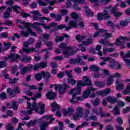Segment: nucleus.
<instances>
[{"label":"nucleus","instance_id":"nucleus-1","mask_svg":"<svg viewBox=\"0 0 130 130\" xmlns=\"http://www.w3.org/2000/svg\"><path fill=\"white\" fill-rule=\"evenodd\" d=\"M83 81L79 80L77 81V88H73L69 92V94L72 95V99L69 100L70 103H76L78 101H82L84 99H87L91 95V92L96 91L97 89L94 88L91 86L88 87L86 90L83 92V96H79L81 95V88L86 86H92V82L90 78L87 76H83L82 78Z\"/></svg>","mask_w":130,"mask_h":130},{"label":"nucleus","instance_id":"nucleus-2","mask_svg":"<svg viewBox=\"0 0 130 130\" xmlns=\"http://www.w3.org/2000/svg\"><path fill=\"white\" fill-rule=\"evenodd\" d=\"M17 23L18 24H20L18 25L19 29H25V28H26V31H20L21 35L24 37H28L29 34H30V36H35L36 37V32L35 31H33L30 27H32L34 29H35L37 32L39 34L43 32L42 29L38 27L39 26H42L45 30L50 29V25H46L45 24L39 22L30 23L29 22H26L24 21H21L20 19H17Z\"/></svg>","mask_w":130,"mask_h":130},{"label":"nucleus","instance_id":"nucleus-3","mask_svg":"<svg viewBox=\"0 0 130 130\" xmlns=\"http://www.w3.org/2000/svg\"><path fill=\"white\" fill-rule=\"evenodd\" d=\"M27 110L24 111L22 112L25 114H31L33 111L38 112L39 114H43L44 113V108H45V105L42 103H39L37 105L36 102H34L31 105V103L27 102Z\"/></svg>","mask_w":130,"mask_h":130},{"label":"nucleus","instance_id":"nucleus-4","mask_svg":"<svg viewBox=\"0 0 130 130\" xmlns=\"http://www.w3.org/2000/svg\"><path fill=\"white\" fill-rule=\"evenodd\" d=\"M50 28H57V29H59V30H62L63 28H66L67 31L69 30H71L72 28H77L78 27V23L76 20H73L69 22V26L66 27V26L63 24L57 25V24L55 22H52L50 25Z\"/></svg>","mask_w":130,"mask_h":130},{"label":"nucleus","instance_id":"nucleus-5","mask_svg":"<svg viewBox=\"0 0 130 130\" xmlns=\"http://www.w3.org/2000/svg\"><path fill=\"white\" fill-rule=\"evenodd\" d=\"M59 47L61 48V49H63L62 51V53L64 55L65 57H69V56H71V55H73L74 53H76L77 52L76 51H75V50H79V49L77 48H74V49H72L70 46H67V44L62 43H61Z\"/></svg>","mask_w":130,"mask_h":130},{"label":"nucleus","instance_id":"nucleus-6","mask_svg":"<svg viewBox=\"0 0 130 130\" xmlns=\"http://www.w3.org/2000/svg\"><path fill=\"white\" fill-rule=\"evenodd\" d=\"M110 11V8L108 6L102 13H98L96 15L98 21H102V20H108V19H110V16L108 15V13H109Z\"/></svg>","mask_w":130,"mask_h":130},{"label":"nucleus","instance_id":"nucleus-7","mask_svg":"<svg viewBox=\"0 0 130 130\" xmlns=\"http://www.w3.org/2000/svg\"><path fill=\"white\" fill-rule=\"evenodd\" d=\"M71 1L74 2V8L77 11H81L80 7H76L77 6H79V4H84L85 0H68L66 2V6L67 8H70L72 6Z\"/></svg>","mask_w":130,"mask_h":130},{"label":"nucleus","instance_id":"nucleus-8","mask_svg":"<svg viewBox=\"0 0 130 130\" xmlns=\"http://www.w3.org/2000/svg\"><path fill=\"white\" fill-rule=\"evenodd\" d=\"M84 109L82 107H78L76 110V114L73 115L74 120H78L79 118H82L84 116Z\"/></svg>","mask_w":130,"mask_h":130},{"label":"nucleus","instance_id":"nucleus-9","mask_svg":"<svg viewBox=\"0 0 130 130\" xmlns=\"http://www.w3.org/2000/svg\"><path fill=\"white\" fill-rule=\"evenodd\" d=\"M110 89L107 88L105 90H100L96 92V93H92L91 94L90 98H95L96 96H98V95H102V96H106L110 93Z\"/></svg>","mask_w":130,"mask_h":130},{"label":"nucleus","instance_id":"nucleus-10","mask_svg":"<svg viewBox=\"0 0 130 130\" xmlns=\"http://www.w3.org/2000/svg\"><path fill=\"white\" fill-rule=\"evenodd\" d=\"M121 75L119 73H115L114 74H111L109 76V78L107 80V85L108 86H111L112 83L114 82V78H120Z\"/></svg>","mask_w":130,"mask_h":130},{"label":"nucleus","instance_id":"nucleus-11","mask_svg":"<svg viewBox=\"0 0 130 130\" xmlns=\"http://www.w3.org/2000/svg\"><path fill=\"white\" fill-rule=\"evenodd\" d=\"M4 59L6 61H8L11 62V61H18L19 59H21V57L19 54L14 55L13 53H11L9 55L8 57H5Z\"/></svg>","mask_w":130,"mask_h":130},{"label":"nucleus","instance_id":"nucleus-12","mask_svg":"<svg viewBox=\"0 0 130 130\" xmlns=\"http://www.w3.org/2000/svg\"><path fill=\"white\" fill-rule=\"evenodd\" d=\"M70 87L68 85H60V84H56L55 85V90L57 91V90H59V93L61 94H64L66 92V90L67 89H69Z\"/></svg>","mask_w":130,"mask_h":130},{"label":"nucleus","instance_id":"nucleus-13","mask_svg":"<svg viewBox=\"0 0 130 130\" xmlns=\"http://www.w3.org/2000/svg\"><path fill=\"white\" fill-rule=\"evenodd\" d=\"M52 115H46L44 117L40 119V120H44V121L41 124L40 127L41 130H46V127L48 126V123L45 122V119L51 118Z\"/></svg>","mask_w":130,"mask_h":130},{"label":"nucleus","instance_id":"nucleus-14","mask_svg":"<svg viewBox=\"0 0 130 130\" xmlns=\"http://www.w3.org/2000/svg\"><path fill=\"white\" fill-rule=\"evenodd\" d=\"M117 6H118V4H117L116 7L114 8H112L110 6H108L110 9L109 12L113 14L116 18H118V17H120V16L122 15V12L117 11V8H116Z\"/></svg>","mask_w":130,"mask_h":130},{"label":"nucleus","instance_id":"nucleus-15","mask_svg":"<svg viewBox=\"0 0 130 130\" xmlns=\"http://www.w3.org/2000/svg\"><path fill=\"white\" fill-rule=\"evenodd\" d=\"M37 123V120H35L34 121H30L28 123H26V122H23V123H20L17 129L16 130H25L23 129L21 126L24 125V124H26L27 127H30L32 125H35Z\"/></svg>","mask_w":130,"mask_h":130},{"label":"nucleus","instance_id":"nucleus-16","mask_svg":"<svg viewBox=\"0 0 130 130\" xmlns=\"http://www.w3.org/2000/svg\"><path fill=\"white\" fill-rule=\"evenodd\" d=\"M31 70H33V66L32 65L24 67L20 70V75L24 76L27 73L31 72Z\"/></svg>","mask_w":130,"mask_h":130},{"label":"nucleus","instance_id":"nucleus-17","mask_svg":"<svg viewBox=\"0 0 130 130\" xmlns=\"http://www.w3.org/2000/svg\"><path fill=\"white\" fill-rule=\"evenodd\" d=\"M13 10H14L16 13H20V15L22 17V18H27V17H29V16H30L29 14H27L23 12H21V8L19 6L15 5L13 7Z\"/></svg>","mask_w":130,"mask_h":130},{"label":"nucleus","instance_id":"nucleus-18","mask_svg":"<svg viewBox=\"0 0 130 130\" xmlns=\"http://www.w3.org/2000/svg\"><path fill=\"white\" fill-rule=\"evenodd\" d=\"M116 91H120L124 89V83L123 81L120 80H117L115 81Z\"/></svg>","mask_w":130,"mask_h":130},{"label":"nucleus","instance_id":"nucleus-19","mask_svg":"<svg viewBox=\"0 0 130 130\" xmlns=\"http://www.w3.org/2000/svg\"><path fill=\"white\" fill-rule=\"evenodd\" d=\"M43 85H44V83H40L39 84V87L38 88L39 92L36 93L35 96H32L31 98L32 100H37V98H41L42 93L41 91H42V89H43L42 87Z\"/></svg>","mask_w":130,"mask_h":130},{"label":"nucleus","instance_id":"nucleus-20","mask_svg":"<svg viewBox=\"0 0 130 130\" xmlns=\"http://www.w3.org/2000/svg\"><path fill=\"white\" fill-rule=\"evenodd\" d=\"M46 3H44L41 0H37V2L39 5V6H44L45 7L47 6V3H49L50 6H53L55 4V3H56V0H53L52 1H50V0H45Z\"/></svg>","mask_w":130,"mask_h":130},{"label":"nucleus","instance_id":"nucleus-21","mask_svg":"<svg viewBox=\"0 0 130 130\" xmlns=\"http://www.w3.org/2000/svg\"><path fill=\"white\" fill-rule=\"evenodd\" d=\"M90 110L88 109H85L84 113V117L86 120H96L97 117L95 116H90Z\"/></svg>","mask_w":130,"mask_h":130},{"label":"nucleus","instance_id":"nucleus-22","mask_svg":"<svg viewBox=\"0 0 130 130\" xmlns=\"http://www.w3.org/2000/svg\"><path fill=\"white\" fill-rule=\"evenodd\" d=\"M92 42H93V40H92V39H88L87 42H83L82 45L79 44L78 47H79L81 51L85 52V51H86V48H85L83 45H89Z\"/></svg>","mask_w":130,"mask_h":130},{"label":"nucleus","instance_id":"nucleus-23","mask_svg":"<svg viewBox=\"0 0 130 130\" xmlns=\"http://www.w3.org/2000/svg\"><path fill=\"white\" fill-rule=\"evenodd\" d=\"M91 114H96V115H100L101 117H105V114L103 113L102 108H100L99 109V113L98 112L97 109H91Z\"/></svg>","mask_w":130,"mask_h":130},{"label":"nucleus","instance_id":"nucleus-24","mask_svg":"<svg viewBox=\"0 0 130 130\" xmlns=\"http://www.w3.org/2000/svg\"><path fill=\"white\" fill-rule=\"evenodd\" d=\"M68 111H67V110L66 109H63L62 110V112L64 116H70L74 112V108L72 107H69L68 108Z\"/></svg>","mask_w":130,"mask_h":130},{"label":"nucleus","instance_id":"nucleus-25","mask_svg":"<svg viewBox=\"0 0 130 130\" xmlns=\"http://www.w3.org/2000/svg\"><path fill=\"white\" fill-rule=\"evenodd\" d=\"M30 13L32 14V18L35 21H37L38 17L42 16L38 10L31 11Z\"/></svg>","mask_w":130,"mask_h":130},{"label":"nucleus","instance_id":"nucleus-26","mask_svg":"<svg viewBox=\"0 0 130 130\" xmlns=\"http://www.w3.org/2000/svg\"><path fill=\"white\" fill-rule=\"evenodd\" d=\"M100 59H101V60H103V61L100 63V66H101L102 67H103V66H105L106 64V62L108 61V60H110L111 59V57L109 56L107 57H100Z\"/></svg>","mask_w":130,"mask_h":130},{"label":"nucleus","instance_id":"nucleus-27","mask_svg":"<svg viewBox=\"0 0 130 130\" xmlns=\"http://www.w3.org/2000/svg\"><path fill=\"white\" fill-rule=\"evenodd\" d=\"M46 96L48 99H50V100H53L54 98L56 96V93L53 92L52 91H48L47 92L46 94Z\"/></svg>","mask_w":130,"mask_h":130},{"label":"nucleus","instance_id":"nucleus-28","mask_svg":"<svg viewBox=\"0 0 130 130\" xmlns=\"http://www.w3.org/2000/svg\"><path fill=\"white\" fill-rule=\"evenodd\" d=\"M100 33H102L103 36H104L107 39L108 38H110V37H112V35H111V34L107 32V30H105L104 29H101Z\"/></svg>","mask_w":130,"mask_h":130},{"label":"nucleus","instance_id":"nucleus-29","mask_svg":"<svg viewBox=\"0 0 130 130\" xmlns=\"http://www.w3.org/2000/svg\"><path fill=\"white\" fill-rule=\"evenodd\" d=\"M120 55L124 59H127L125 57H130V50L126 51V53H125L124 52H120Z\"/></svg>","mask_w":130,"mask_h":130},{"label":"nucleus","instance_id":"nucleus-30","mask_svg":"<svg viewBox=\"0 0 130 130\" xmlns=\"http://www.w3.org/2000/svg\"><path fill=\"white\" fill-rule=\"evenodd\" d=\"M109 66L110 67V68H111L112 69H113V68H115V66H116L117 61H116L115 59L111 58V59L109 60Z\"/></svg>","mask_w":130,"mask_h":130},{"label":"nucleus","instance_id":"nucleus-31","mask_svg":"<svg viewBox=\"0 0 130 130\" xmlns=\"http://www.w3.org/2000/svg\"><path fill=\"white\" fill-rule=\"evenodd\" d=\"M7 107L8 108H12V107L14 110L18 109V105H17V103L15 101H12V105L10 103H8L7 104Z\"/></svg>","mask_w":130,"mask_h":130},{"label":"nucleus","instance_id":"nucleus-32","mask_svg":"<svg viewBox=\"0 0 130 130\" xmlns=\"http://www.w3.org/2000/svg\"><path fill=\"white\" fill-rule=\"evenodd\" d=\"M106 99L108 100V102L112 104H114V103L117 102V99L113 96H108L107 97Z\"/></svg>","mask_w":130,"mask_h":130},{"label":"nucleus","instance_id":"nucleus-33","mask_svg":"<svg viewBox=\"0 0 130 130\" xmlns=\"http://www.w3.org/2000/svg\"><path fill=\"white\" fill-rule=\"evenodd\" d=\"M19 70V68L17 67V66H14V67L13 68L12 70V74L13 75H15L16 76V77H18L19 75H20V72L18 71Z\"/></svg>","mask_w":130,"mask_h":130},{"label":"nucleus","instance_id":"nucleus-34","mask_svg":"<svg viewBox=\"0 0 130 130\" xmlns=\"http://www.w3.org/2000/svg\"><path fill=\"white\" fill-rule=\"evenodd\" d=\"M70 63L71 64H74L76 63L77 64H81L80 62H82V61L79 60V58L77 57L75 59H71L69 61Z\"/></svg>","mask_w":130,"mask_h":130},{"label":"nucleus","instance_id":"nucleus-35","mask_svg":"<svg viewBox=\"0 0 130 130\" xmlns=\"http://www.w3.org/2000/svg\"><path fill=\"white\" fill-rule=\"evenodd\" d=\"M7 94L11 97V98H13L15 97V92L13 89H11V88L9 87L7 90Z\"/></svg>","mask_w":130,"mask_h":130},{"label":"nucleus","instance_id":"nucleus-36","mask_svg":"<svg viewBox=\"0 0 130 130\" xmlns=\"http://www.w3.org/2000/svg\"><path fill=\"white\" fill-rule=\"evenodd\" d=\"M122 93L124 94L125 95H128L130 93V83H128L126 85L125 89H124Z\"/></svg>","mask_w":130,"mask_h":130},{"label":"nucleus","instance_id":"nucleus-37","mask_svg":"<svg viewBox=\"0 0 130 130\" xmlns=\"http://www.w3.org/2000/svg\"><path fill=\"white\" fill-rule=\"evenodd\" d=\"M99 43L102 44V45H106V46H112L114 44L109 43L104 40H100L99 41Z\"/></svg>","mask_w":130,"mask_h":130},{"label":"nucleus","instance_id":"nucleus-38","mask_svg":"<svg viewBox=\"0 0 130 130\" xmlns=\"http://www.w3.org/2000/svg\"><path fill=\"white\" fill-rule=\"evenodd\" d=\"M70 36L68 35L64 34L62 37H60L55 40V42H60V41H62L63 40V38H69Z\"/></svg>","mask_w":130,"mask_h":130},{"label":"nucleus","instance_id":"nucleus-39","mask_svg":"<svg viewBox=\"0 0 130 130\" xmlns=\"http://www.w3.org/2000/svg\"><path fill=\"white\" fill-rule=\"evenodd\" d=\"M88 56H89L88 55L78 56L79 60H81V62H80V64H82V66H85V63L83 61V59H87L88 58Z\"/></svg>","mask_w":130,"mask_h":130},{"label":"nucleus","instance_id":"nucleus-40","mask_svg":"<svg viewBox=\"0 0 130 130\" xmlns=\"http://www.w3.org/2000/svg\"><path fill=\"white\" fill-rule=\"evenodd\" d=\"M51 106L52 107V111H55L57 109H59V105H57L56 102H53L51 104Z\"/></svg>","mask_w":130,"mask_h":130},{"label":"nucleus","instance_id":"nucleus-41","mask_svg":"<svg viewBox=\"0 0 130 130\" xmlns=\"http://www.w3.org/2000/svg\"><path fill=\"white\" fill-rule=\"evenodd\" d=\"M35 42V40L34 39H30L28 42H25L23 44L24 47H27L28 45H31L32 43Z\"/></svg>","mask_w":130,"mask_h":130},{"label":"nucleus","instance_id":"nucleus-42","mask_svg":"<svg viewBox=\"0 0 130 130\" xmlns=\"http://www.w3.org/2000/svg\"><path fill=\"white\" fill-rule=\"evenodd\" d=\"M101 48H102V47H101V45H98L95 47V50H96V51H98V54L100 56H102L103 55V54L101 51Z\"/></svg>","mask_w":130,"mask_h":130},{"label":"nucleus","instance_id":"nucleus-43","mask_svg":"<svg viewBox=\"0 0 130 130\" xmlns=\"http://www.w3.org/2000/svg\"><path fill=\"white\" fill-rule=\"evenodd\" d=\"M43 38H40V40L42 41H45V40H49V37H50V35H48V34H44L42 35Z\"/></svg>","mask_w":130,"mask_h":130},{"label":"nucleus","instance_id":"nucleus-44","mask_svg":"<svg viewBox=\"0 0 130 130\" xmlns=\"http://www.w3.org/2000/svg\"><path fill=\"white\" fill-rule=\"evenodd\" d=\"M85 10L86 15H87V16H89V17H92V16H93V12H92L90 10V8H89V7L88 6L85 7Z\"/></svg>","mask_w":130,"mask_h":130},{"label":"nucleus","instance_id":"nucleus-45","mask_svg":"<svg viewBox=\"0 0 130 130\" xmlns=\"http://www.w3.org/2000/svg\"><path fill=\"white\" fill-rule=\"evenodd\" d=\"M23 51L24 52H26V53H30V52H32L33 51H35V48H22Z\"/></svg>","mask_w":130,"mask_h":130},{"label":"nucleus","instance_id":"nucleus-46","mask_svg":"<svg viewBox=\"0 0 130 130\" xmlns=\"http://www.w3.org/2000/svg\"><path fill=\"white\" fill-rule=\"evenodd\" d=\"M114 115H119L120 114V111H119V108L118 106H116L113 110Z\"/></svg>","mask_w":130,"mask_h":130},{"label":"nucleus","instance_id":"nucleus-47","mask_svg":"<svg viewBox=\"0 0 130 130\" xmlns=\"http://www.w3.org/2000/svg\"><path fill=\"white\" fill-rule=\"evenodd\" d=\"M32 59V58L31 57H28L26 55H24L22 57V58L21 59L22 61L23 62H29V61H31Z\"/></svg>","mask_w":130,"mask_h":130},{"label":"nucleus","instance_id":"nucleus-48","mask_svg":"<svg viewBox=\"0 0 130 130\" xmlns=\"http://www.w3.org/2000/svg\"><path fill=\"white\" fill-rule=\"evenodd\" d=\"M91 103L93 106H98L100 104V100H99V98H96L95 100L92 101Z\"/></svg>","mask_w":130,"mask_h":130},{"label":"nucleus","instance_id":"nucleus-49","mask_svg":"<svg viewBox=\"0 0 130 130\" xmlns=\"http://www.w3.org/2000/svg\"><path fill=\"white\" fill-rule=\"evenodd\" d=\"M94 85H95V86H97V87H99V88H103V87L105 86V83L101 82L100 81H95L94 82Z\"/></svg>","mask_w":130,"mask_h":130},{"label":"nucleus","instance_id":"nucleus-50","mask_svg":"<svg viewBox=\"0 0 130 130\" xmlns=\"http://www.w3.org/2000/svg\"><path fill=\"white\" fill-rule=\"evenodd\" d=\"M86 37L85 36H80L77 35L76 37V40L78 41V42H81V41H83V40H85Z\"/></svg>","mask_w":130,"mask_h":130},{"label":"nucleus","instance_id":"nucleus-51","mask_svg":"<svg viewBox=\"0 0 130 130\" xmlns=\"http://www.w3.org/2000/svg\"><path fill=\"white\" fill-rule=\"evenodd\" d=\"M106 24L107 26H109V27H113V28H114V27H117V28H119V25L118 24H114V23L111 21H108Z\"/></svg>","mask_w":130,"mask_h":130},{"label":"nucleus","instance_id":"nucleus-52","mask_svg":"<svg viewBox=\"0 0 130 130\" xmlns=\"http://www.w3.org/2000/svg\"><path fill=\"white\" fill-rule=\"evenodd\" d=\"M89 69H90L91 71H93L95 72H98V71H99V67H98V66L95 64L90 66Z\"/></svg>","mask_w":130,"mask_h":130},{"label":"nucleus","instance_id":"nucleus-53","mask_svg":"<svg viewBox=\"0 0 130 130\" xmlns=\"http://www.w3.org/2000/svg\"><path fill=\"white\" fill-rule=\"evenodd\" d=\"M68 83L69 84H71V85H72V86H75V84L76 83H77V81L74 79H73V77H70L68 78Z\"/></svg>","mask_w":130,"mask_h":130},{"label":"nucleus","instance_id":"nucleus-54","mask_svg":"<svg viewBox=\"0 0 130 130\" xmlns=\"http://www.w3.org/2000/svg\"><path fill=\"white\" fill-rule=\"evenodd\" d=\"M42 75L44 78H46V79L50 78V73L48 72H44V71H42Z\"/></svg>","mask_w":130,"mask_h":130},{"label":"nucleus","instance_id":"nucleus-55","mask_svg":"<svg viewBox=\"0 0 130 130\" xmlns=\"http://www.w3.org/2000/svg\"><path fill=\"white\" fill-rule=\"evenodd\" d=\"M10 12H12V8H8L7 12L4 13L5 18H10Z\"/></svg>","mask_w":130,"mask_h":130},{"label":"nucleus","instance_id":"nucleus-56","mask_svg":"<svg viewBox=\"0 0 130 130\" xmlns=\"http://www.w3.org/2000/svg\"><path fill=\"white\" fill-rule=\"evenodd\" d=\"M35 78L37 81H40L42 79V72L41 73H37L35 75Z\"/></svg>","mask_w":130,"mask_h":130},{"label":"nucleus","instance_id":"nucleus-57","mask_svg":"<svg viewBox=\"0 0 130 130\" xmlns=\"http://www.w3.org/2000/svg\"><path fill=\"white\" fill-rule=\"evenodd\" d=\"M89 2H90L91 4H93L92 7H93V8H96V7L98 6V2H99V0H89Z\"/></svg>","mask_w":130,"mask_h":130},{"label":"nucleus","instance_id":"nucleus-58","mask_svg":"<svg viewBox=\"0 0 130 130\" xmlns=\"http://www.w3.org/2000/svg\"><path fill=\"white\" fill-rule=\"evenodd\" d=\"M10 84H17L19 82V78L9 79Z\"/></svg>","mask_w":130,"mask_h":130},{"label":"nucleus","instance_id":"nucleus-59","mask_svg":"<svg viewBox=\"0 0 130 130\" xmlns=\"http://www.w3.org/2000/svg\"><path fill=\"white\" fill-rule=\"evenodd\" d=\"M39 66H40V69H45L47 67V63L46 62H42L39 63Z\"/></svg>","mask_w":130,"mask_h":130},{"label":"nucleus","instance_id":"nucleus-60","mask_svg":"<svg viewBox=\"0 0 130 130\" xmlns=\"http://www.w3.org/2000/svg\"><path fill=\"white\" fill-rule=\"evenodd\" d=\"M68 13H69V11L67 10L62 9L61 10L60 14L61 16H66V15H68Z\"/></svg>","mask_w":130,"mask_h":130},{"label":"nucleus","instance_id":"nucleus-61","mask_svg":"<svg viewBox=\"0 0 130 130\" xmlns=\"http://www.w3.org/2000/svg\"><path fill=\"white\" fill-rule=\"evenodd\" d=\"M14 94H20L21 93V90L20 89V87L16 86L14 88Z\"/></svg>","mask_w":130,"mask_h":130},{"label":"nucleus","instance_id":"nucleus-62","mask_svg":"<svg viewBox=\"0 0 130 130\" xmlns=\"http://www.w3.org/2000/svg\"><path fill=\"white\" fill-rule=\"evenodd\" d=\"M6 130H14L12 124L9 123L6 125Z\"/></svg>","mask_w":130,"mask_h":130},{"label":"nucleus","instance_id":"nucleus-63","mask_svg":"<svg viewBox=\"0 0 130 130\" xmlns=\"http://www.w3.org/2000/svg\"><path fill=\"white\" fill-rule=\"evenodd\" d=\"M0 99L5 100L7 99V94L5 92L0 93Z\"/></svg>","mask_w":130,"mask_h":130},{"label":"nucleus","instance_id":"nucleus-64","mask_svg":"<svg viewBox=\"0 0 130 130\" xmlns=\"http://www.w3.org/2000/svg\"><path fill=\"white\" fill-rule=\"evenodd\" d=\"M123 60L127 67H128L130 69V59H123Z\"/></svg>","mask_w":130,"mask_h":130}]
</instances>
